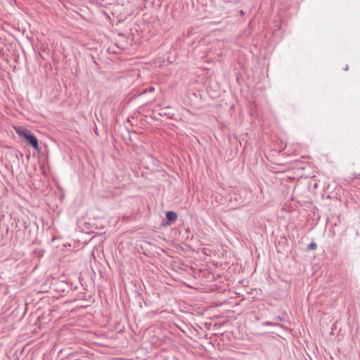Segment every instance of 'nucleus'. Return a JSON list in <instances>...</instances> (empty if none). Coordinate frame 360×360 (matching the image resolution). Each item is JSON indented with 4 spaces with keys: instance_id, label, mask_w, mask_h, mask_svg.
<instances>
[{
    "instance_id": "f03ea898",
    "label": "nucleus",
    "mask_w": 360,
    "mask_h": 360,
    "mask_svg": "<svg viewBox=\"0 0 360 360\" xmlns=\"http://www.w3.org/2000/svg\"><path fill=\"white\" fill-rule=\"evenodd\" d=\"M22 224L24 226V234L27 235V240L28 241H33L35 238L34 236L32 234V228L30 223H27V221L22 220Z\"/></svg>"
},
{
    "instance_id": "f257e3e1",
    "label": "nucleus",
    "mask_w": 360,
    "mask_h": 360,
    "mask_svg": "<svg viewBox=\"0 0 360 360\" xmlns=\"http://www.w3.org/2000/svg\"><path fill=\"white\" fill-rule=\"evenodd\" d=\"M18 135L25 139V142L30 145L33 148H39L38 140L37 137L28 129H22L20 131H17Z\"/></svg>"
},
{
    "instance_id": "20e7f679",
    "label": "nucleus",
    "mask_w": 360,
    "mask_h": 360,
    "mask_svg": "<svg viewBox=\"0 0 360 360\" xmlns=\"http://www.w3.org/2000/svg\"><path fill=\"white\" fill-rule=\"evenodd\" d=\"M317 248V245L315 242H311V243H309L307 246V250H315Z\"/></svg>"
},
{
    "instance_id": "6e6552de",
    "label": "nucleus",
    "mask_w": 360,
    "mask_h": 360,
    "mask_svg": "<svg viewBox=\"0 0 360 360\" xmlns=\"http://www.w3.org/2000/svg\"><path fill=\"white\" fill-rule=\"evenodd\" d=\"M168 117L169 118H172L173 117V115H168Z\"/></svg>"
},
{
    "instance_id": "1a4fd4ad",
    "label": "nucleus",
    "mask_w": 360,
    "mask_h": 360,
    "mask_svg": "<svg viewBox=\"0 0 360 360\" xmlns=\"http://www.w3.org/2000/svg\"><path fill=\"white\" fill-rule=\"evenodd\" d=\"M240 13L241 14H244V13H243V11L242 10L240 11Z\"/></svg>"
},
{
    "instance_id": "7ed1b4c3",
    "label": "nucleus",
    "mask_w": 360,
    "mask_h": 360,
    "mask_svg": "<svg viewBox=\"0 0 360 360\" xmlns=\"http://www.w3.org/2000/svg\"><path fill=\"white\" fill-rule=\"evenodd\" d=\"M166 218L169 224L173 223L177 219V214L173 211H168L166 213Z\"/></svg>"
},
{
    "instance_id": "423d86ee",
    "label": "nucleus",
    "mask_w": 360,
    "mask_h": 360,
    "mask_svg": "<svg viewBox=\"0 0 360 360\" xmlns=\"http://www.w3.org/2000/svg\"><path fill=\"white\" fill-rule=\"evenodd\" d=\"M265 325L270 326V325H271V323L270 322H266V323H265Z\"/></svg>"
},
{
    "instance_id": "0eeeda50",
    "label": "nucleus",
    "mask_w": 360,
    "mask_h": 360,
    "mask_svg": "<svg viewBox=\"0 0 360 360\" xmlns=\"http://www.w3.org/2000/svg\"><path fill=\"white\" fill-rule=\"evenodd\" d=\"M344 70H348V65H347L345 66V68H344Z\"/></svg>"
},
{
    "instance_id": "39448f33",
    "label": "nucleus",
    "mask_w": 360,
    "mask_h": 360,
    "mask_svg": "<svg viewBox=\"0 0 360 360\" xmlns=\"http://www.w3.org/2000/svg\"><path fill=\"white\" fill-rule=\"evenodd\" d=\"M359 175H360V174H354L353 181H354V179H359Z\"/></svg>"
}]
</instances>
